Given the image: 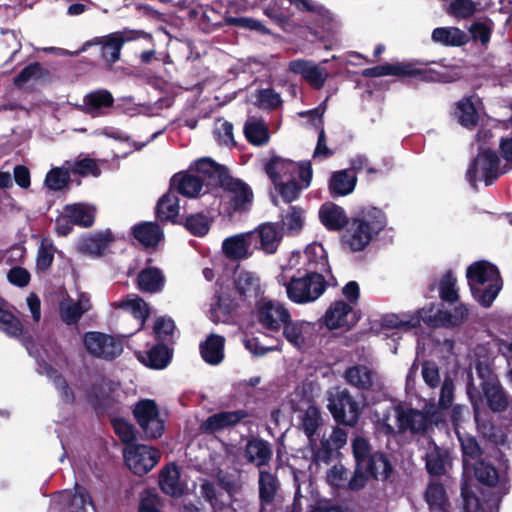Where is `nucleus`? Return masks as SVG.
Listing matches in <instances>:
<instances>
[{
    "label": "nucleus",
    "instance_id": "39448f33",
    "mask_svg": "<svg viewBox=\"0 0 512 512\" xmlns=\"http://www.w3.org/2000/svg\"><path fill=\"white\" fill-rule=\"evenodd\" d=\"M143 34V31L125 28L121 31H116L106 36L94 37L84 42L79 52L86 51L92 46H100V56L104 60L106 67L111 69L120 60L123 45L126 42L139 39Z\"/></svg>",
    "mask_w": 512,
    "mask_h": 512
},
{
    "label": "nucleus",
    "instance_id": "6ab92c4d",
    "mask_svg": "<svg viewBox=\"0 0 512 512\" xmlns=\"http://www.w3.org/2000/svg\"><path fill=\"white\" fill-rule=\"evenodd\" d=\"M404 407L389 404L374 411L377 429L386 435L403 433Z\"/></svg>",
    "mask_w": 512,
    "mask_h": 512
},
{
    "label": "nucleus",
    "instance_id": "dca6fc26",
    "mask_svg": "<svg viewBox=\"0 0 512 512\" xmlns=\"http://www.w3.org/2000/svg\"><path fill=\"white\" fill-rule=\"evenodd\" d=\"M312 166L307 161L303 167L300 168L299 178L292 177L285 180H279L278 183H273L275 189L280 194L281 198L285 203H291L296 200L301 191L306 189L312 180Z\"/></svg>",
    "mask_w": 512,
    "mask_h": 512
},
{
    "label": "nucleus",
    "instance_id": "4c0bfd02",
    "mask_svg": "<svg viewBox=\"0 0 512 512\" xmlns=\"http://www.w3.org/2000/svg\"><path fill=\"white\" fill-rule=\"evenodd\" d=\"M224 342V337L211 334L200 346L204 361L211 365L219 364L224 358Z\"/></svg>",
    "mask_w": 512,
    "mask_h": 512
},
{
    "label": "nucleus",
    "instance_id": "a878e982",
    "mask_svg": "<svg viewBox=\"0 0 512 512\" xmlns=\"http://www.w3.org/2000/svg\"><path fill=\"white\" fill-rule=\"evenodd\" d=\"M313 330L314 326L310 322L288 320L283 326V335L292 346L297 349H303L308 346Z\"/></svg>",
    "mask_w": 512,
    "mask_h": 512
},
{
    "label": "nucleus",
    "instance_id": "69168bd1",
    "mask_svg": "<svg viewBox=\"0 0 512 512\" xmlns=\"http://www.w3.org/2000/svg\"><path fill=\"white\" fill-rule=\"evenodd\" d=\"M470 469L474 470V474L482 484L493 486L499 480L496 469L485 461H477L474 465H470Z\"/></svg>",
    "mask_w": 512,
    "mask_h": 512
},
{
    "label": "nucleus",
    "instance_id": "f03ea898",
    "mask_svg": "<svg viewBox=\"0 0 512 512\" xmlns=\"http://www.w3.org/2000/svg\"><path fill=\"white\" fill-rule=\"evenodd\" d=\"M466 277L474 300L483 308L491 307L503 287L498 268L486 260L476 261L467 267Z\"/></svg>",
    "mask_w": 512,
    "mask_h": 512
},
{
    "label": "nucleus",
    "instance_id": "f3484780",
    "mask_svg": "<svg viewBox=\"0 0 512 512\" xmlns=\"http://www.w3.org/2000/svg\"><path fill=\"white\" fill-rule=\"evenodd\" d=\"M114 102V97L110 91L97 89L87 93L83 97V103L77 105L76 108L92 118H97L108 115Z\"/></svg>",
    "mask_w": 512,
    "mask_h": 512
},
{
    "label": "nucleus",
    "instance_id": "72a5a7b5",
    "mask_svg": "<svg viewBox=\"0 0 512 512\" xmlns=\"http://www.w3.org/2000/svg\"><path fill=\"white\" fill-rule=\"evenodd\" d=\"M253 242V234H239L227 238L223 242L222 249L225 255L231 259H243L250 255L249 250Z\"/></svg>",
    "mask_w": 512,
    "mask_h": 512
},
{
    "label": "nucleus",
    "instance_id": "0e129e2a",
    "mask_svg": "<svg viewBox=\"0 0 512 512\" xmlns=\"http://www.w3.org/2000/svg\"><path fill=\"white\" fill-rule=\"evenodd\" d=\"M426 501L432 510L445 511L447 497L444 486L431 483L426 491Z\"/></svg>",
    "mask_w": 512,
    "mask_h": 512
},
{
    "label": "nucleus",
    "instance_id": "f8f14e48",
    "mask_svg": "<svg viewBox=\"0 0 512 512\" xmlns=\"http://www.w3.org/2000/svg\"><path fill=\"white\" fill-rule=\"evenodd\" d=\"M83 342L88 353L102 359H113L123 351L122 343L119 340L101 332H87Z\"/></svg>",
    "mask_w": 512,
    "mask_h": 512
},
{
    "label": "nucleus",
    "instance_id": "a19ab883",
    "mask_svg": "<svg viewBox=\"0 0 512 512\" xmlns=\"http://www.w3.org/2000/svg\"><path fill=\"white\" fill-rule=\"evenodd\" d=\"M49 76V70L43 67L40 62L35 61L25 66L20 73L14 77L13 85L17 89H22L29 81H40L47 79Z\"/></svg>",
    "mask_w": 512,
    "mask_h": 512
},
{
    "label": "nucleus",
    "instance_id": "052dcab7",
    "mask_svg": "<svg viewBox=\"0 0 512 512\" xmlns=\"http://www.w3.org/2000/svg\"><path fill=\"white\" fill-rule=\"evenodd\" d=\"M475 420L477 422L478 430L483 435V437L487 438L489 441L495 444L502 445L505 443L506 435L502 429L495 427L488 420H481L480 410L475 411Z\"/></svg>",
    "mask_w": 512,
    "mask_h": 512
},
{
    "label": "nucleus",
    "instance_id": "49530a36",
    "mask_svg": "<svg viewBox=\"0 0 512 512\" xmlns=\"http://www.w3.org/2000/svg\"><path fill=\"white\" fill-rule=\"evenodd\" d=\"M117 308H121L133 315L135 319L140 320V327L149 315L147 304L137 295H129L125 299L115 304Z\"/></svg>",
    "mask_w": 512,
    "mask_h": 512
},
{
    "label": "nucleus",
    "instance_id": "4be33fe9",
    "mask_svg": "<svg viewBox=\"0 0 512 512\" xmlns=\"http://www.w3.org/2000/svg\"><path fill=\"white\" fill-rule=\"evenodd\" d=\"M203 187V179H200L196 172L190 171V166L186 171L175 173L169 182L171 191L187 198L198 197Z\"/></svg>",
    "mask_w": 512,
    "mask_h": 512
},
{
    "label": "nucleus",
    "instance_id": "423d86ee",
    "mask_svg": "<svg viewBox=\"0 0 512 512\" xmlns=\"http://www.w3.org/2000/svg\"><path fill=\"white\" fill-rule=\"evenodd\" d=\"M448 387L447 379L444 380L440 397L436 402L431 401L426 405V412L415 409L404 408L403 432L410 431L412 433H423L432 424H437L445 415L447 408L445 400V392Z\"/></svg>",
    "mask_w": 512,
    "mask_h": 512
},
{
    "label": "nucleus",
    "instance_id": "de8ad7c7",
    "mask_svg": "<svg viewBox=\"0 0 512 512\" xmlns=\"http://www.w3.org/2000/svg\"><path fill=\"white\" fill-rule=\"evenodd\" d=\"M0 330L11 337H18L23 332L22 322L6 309V302L0 297Z\"/></svg>",
    "mask_w": 512,
    "mask_h": 512
},
{
    "label": "nucleus",
    "instance_id": "bb28decb",
    "mask_svg": "<svg viewBox=\"0 0 512 512\" xmlns=\"http://www.w3.org/2000/svg\"><path fill=\"white\" fill-rule=\"evenodd\" d=\"M272 455L271 444L263 439L252 438L245 445L244 456L246 460L260 470L270 463Z\"/></svg>",
    "mask_w": 512,
    "mask_h": 512
},
{
    "label": "nucleus",
    "instance_id": "f257e3e1",
    "mask_svg": "<svg viewBox=\"0 0 512 512\" xmlns=\"http://www.w3.org/2000/svg\"><path fill=\"white\" fill-rule=\"evenodd\" d=\"M467 393L475 411L480 410L484 402L496 412L503 411L508 404L496 375L486 361L476 364V375L469 374Z\"/></svg>",
    "mask_w": 512,
    "mask_h": 512
},
{
    "label": "nucleus",
    "instance_id": "2eb2a0df",
    "mask_svg": "<svg viewBox=\"0 0 512 512\" xmlns=\"http://www.w3.org/2000/svg\"><path fill=\"white\" fill-rule=\"evenodd\" d=\"M321 322L329 330L350 329L356 324L357 317L351 304L336 300L330 304Z\"/></svg>",
    "mask_w": 512,
    "mask_h": 512
},
{
    "label": "nucleus",
    "instance_id": "c756f323",
    "mask_svg": "<svg viewBox=\"0 0 512 512\" xmlns=\"http://www.w3.org/2000/svg\"><path fill=\"white\" fill-rule=\"evenodd\" d=\"M180 204L179 198L174 191L169 188L156 203L155 217L157 221L162 223L171 222L177 224L176 219L179 216Z\"/></svg>",
    "mask_w": 512,
    "mask_h": 512
},
{
    "label": "nucleus",
    "instance_id": "13d9d810",
    "mask_svg": "<svg viewBox=\"0 0 512 512\" xmlns=\"http://www.w3.org/2000/svg\"><path fill=\"white\" fill-rule=\"evenodd\" d=\"M386 221V215L380 208L367 206L352 217L351 224H385Z\"/></svg>",
    "mask_w": 512,
    "mask_h": 512
},
{
    "label": "nucleus",
    "instance_id": "864d4df0",
    "mask_svg": "<svg viewBox=\"0 0 512 512\" xmlns=\"http://www.w3.org/2000/svg\"><path fill=\"white\" fill-rule=\"evenodd\" d=\"M468 308L458 302V293L454 288V279L450 276V325H459L468 317Z\"/></svg>",
    "mask_w": 512,
    "mask_h": 512
},
{
    "label": "nucleus",
    "instance_id": "4468645a",
    "mask_svg": "<svg viewBox=\"0 0 512 512\" xmlns=\"http://www.w3.org/2000/svg\"><path fill=\"white\" fill-rule=\"evenodd\" d=\"M134 415L138 424L147 437H160L164 431V421L160 418L158 407L154 400L139 401L134 408Z\"/></svg>",
    "mask_w": 512,
    "mask_h": 512
},
{
    "label": "nucleus",
    "instance_id": "e433bc0d",
    "mask_svg": "<svg viewBox=\"0 0 512 512\" xmlns=\"http://www.w3.org/2000/svg\"><path fill=\"white\" fill-rule=\"evenodd\" d=\"M235 287L237 292L247 299L256 298L263 293L259 277L250 271L236 273Z\"/></svg>",
    "mask_w": 512,
    "mask_h": 512
},
{
    "label": "nucleus",
    "instance_id": "a18cd8bd",
    "mask_svg": "<svg viewBox=\"0 0 512 512\" xmlns=\"http://www.w3.org/2000/svg\"><path fill=\"white\" fill-rule=\"evenodd\" d=\"M319 220L321 224H351L344 209L330 201L324 202L319 208Z\"/></svg>",
    "mask_w": 512,
    "mask_h": 512
},
{
    "label": "nucleus",
    "instance_id": "6e6552de",
    "mask_svg": "<svg viewBox=\"0 0 512 512\" xmlns=\"http://www.w3.org/2000/svg\"><path fill=\"white\" fill-rule=\"evenodd\" d=\"M439 294L443 301L448 299L447 276H443L441 280ZM421 320L432 327L446 326L448 323V310L444 302L438 305H431L428 309L419 310L415 315L411 316L409 320L403 321L402 325L408 329L416 328L419 326Z\"/></svg>",
    "mask_w": 512,
    "mask_h": 512
},
{
    "label": "nucleus",
    "instance_id": "bf43d9fd",
    "mask_svg": "<svg viewBox=\"0 0 512 512\" xmlns=\"http://www.w3.org/2000/svg\"><path fill=\"white\" fill-rule=\"evenodd\" d=\"M455 115L458 118V122L464 127L470 128L477 124L478 113L469 98H465L458 103Z\"/></svg>",
    "mask_w": 512,
    "mask_h": 512
},
{
    "label": "nucleus",
    "instance_id": "774afa93",
    "mask_svg": "<svg viewBox=\"0 0 512 512\" xmlns=\"http://www.w3.org/2000/svg\"><path fill=\"white\" fill-rule=\"evenodd\" d=\"M257 105L267 110H275L282 105L280 94L272 88L259 89L256 93Z\"/></svg>",
    "mask_w": 512,
    "mask_h": 512
},
{
    "label": "nucleus",
    "instance_id": "a211bd4d",
    "mask_svg": "<svg viewBox=\"0 0 512 512\" xmlns=\"http://www.w3.org/2000/svg\"><path fill=\"white\" fill-rule=\"evenodd\" d=\"M469 415V411L462 406H455L452 409L453 422L455 425V432L461 443L463 451V467L465 471L470 470V465H474L477 462V457L480 455V448L476 440L470 436L462 433L459 429L458 421Z\"/></svg>",
    "mask_w": 512,
    "mask_h": 512
},
{
    "label": "nucleus",
    "instance_id": "5fc2aeb1",
    "mask_svg": "<svg viewBox=\"0 0 512 512\" xmlns=\"http://www.w3.org/2000/svg\"><path fill=\"white\" fill-rule=\"evenodd\" d=\"M139 360L151 368H164L170 359L168 349L163 345H157L152 348L146 355H139Z\"/></svg>",
    "mask_w": 512,
    "mask_h": 512
},
{
    "label": "nucleus",
    "instance_id": "aec40b11",
    "mask_svg": "<svg viewBox=\"0 0 512 512\" xmlns=\"http://www.w3.org/2000/svg\"><path fill=\"white\" fill-rule=\"evenodd\" d=\"M353 454L356 464L360 467L374 466L379 472L390 471V464L383 454L371 452L370 445L366 438L356 436L352 442Z\"/></svg>",
    "mask_w": 512,
    "mask_h": 512
},
{
    "label": "nucleus",
    "instance_id": "20e7f679",
    "mask_svg": "<svg viewBox=\"0 0 512 512\" xmlns=\"http://www.w3.org/2000/svg\"><path fill=\"white\" fill-rule=\"evenodd\" d=\"M287 297L294 303L307 304L319 299L325 292L327 282L319 272H307L304 276H291L282 283Z\"/></svg>",
    "mask_w": 512,
    "mask_h": 512
},
{
    "label": "nucleus",
    "instance_id": "f704fd0d",
    "mask_svg": "<svg viewBox=\"0 0 512 512\" xmlns=\"http://www.w3.org/2000/svg\"><path fill=\"white\" fill-rule=\"evenodd\" d=\"M357 184V176L350 170L334 172L329 180V192L332 197L346 196L352 193Z\"/></svg>",
    "mask_w": 512,
    "mask_h": 512
},
{
    "label": "nucleus",
    "instance_id": "79ce46f5",
    "mask_svg": "<svg viewBox=\"0 0 512 512\" xmlns=\"http://www.w3.org/2000/svg\"><path fill=\"white\" fill-rule=\"evenodd\" d=\"M493 29L494 22L488 17L473 21L468 28L470 40L487 48L491 41Z\"/></svg>",
    "mask_w": 512,
    "mask_h": 512
},
{
    "label": "nucleus",
    "instance_id": "c9c22d12",
    "mask_svg": "<svg viewBox=\"0 0 512 512\" xmlns=\"http://www.w3.org/2000/svg\"><path fill=\"white\" fill-rule=\"evenodd\" d=\"M305 271L325 272L329 270L328 255L322 244L312 243L304 251Z\"/></svg>",
    "mask_w": 512,
    "mask_h": 512
},
{
    "label": "nucleus",
    "instance_id": "4d7b16f0",
    "mask_svg": "<svg viewBox=\"0 0 512 512\" xmlns=\"http://www.w3.org/2000/svg\"><path fill=\"white\" fill-rule=\"evenodd\" d=\"M278 488L277 478L265 471H259V497L262 502L270 503Z\"/></svg>",
    "mask_w": 512,
    "mask_h": 512
},
{
    "label": "nucleus",
    "instance_id": "c85d7f7f",
    "mask_svg": "<svg viewBox=\"0 0 512 512\" xmlns=\"http://www.w3.org/2000/svg\"><path fill=\"white\" fill-rule=\"evenodd\" d=\"M91 309L90 298L82 293L75 301L71 298L63 299L60 303L61 319L67 324L77 323L82 315Z\"/></svg>",
    "mask_w": 512,
    "mask_h": 512
},
{
    "label": "nucleus",
    "instance_id": "ea45409f",
    "mask_svg": "<svg viewBox=\"0 0 512 512\" xmlns=\"http://www.w3.org/2000/svg\"><path fill=\"white\" fill-rule=\"evenodd\" d=\"M374 372L364 365L350 367L345 372L346 381L361 390L369 389L374 382Z\"/></svg>",
    "mask_w": 512,
    "mask_h": 512
},
{
    "label": "nucleus",
    "instance_id": "9b49d317",
    "mask_svg": "<svg viewBox=\"0 0 512 512\" xmlns=\"http://www.w3.org/2000/svg\"><path fill=\"white\" fill-rule=\"evenodd\" d=\"M123 454L126 465L136 475L146 474L160 459L157 449L142 444L127 445Z\"/></svg>",
    "mask_w": 512,
    "mask_h": 512
},
{
    "label": "nucleus",
    "instance_id": "c03bdc74",
    "mask_svg": "<svg viewBox=\"0 0 512 512\" xmlns=\"http://www.w3.org/2000/svg\"><path fill=\"white\" fill-rule=\"evenodd\" d=\"M110 242L109 234L83 236L79 240L78 250L91 256H98L103 253Z\"/></svg>",
    "mask_w": 512,
    "mask_h": 512
},
{
    "label": "nucleus",
    "instance_id": "b1692460",
    "mask_svg": "<svg viewBox=\"0 0 512 512\" xmlns=\"http://www.w3.org/2000/svg\"><path fill=\"white\" fill-rule=\"evenodd\" d=\"M248 416L244 410L224 411L209 416L200 425L203 433L212 434L238 424Z\"/></svg>",
    "mask_w": 512,
    "mask_h": 512
},
{
    "label": "nucleus",
    "instance_id": "680f3d73",
    "mask_svg": "<svg viewBox=\"0 0 512 512\" xmlns=\"http://www.w3.org/2000/svg\"><path fill=\"white\" fill-rule=\"evenodd\" d=\"M133 235L145 247L155 246L163 237L160 226H135Z\"/></svg>",
    "mask_w": 512,
    "mask_h": 512
},
{
    "label": "nucleus",
    "instance_id": "ddd939ff",
    "mask_svg": "<svg viewBox=\"0 0 512 512\" xmlns=\"http://www.w3.org/2000/svg\"><path fill=\"white\" fill-rule=\"evenodd\" d=\"M190 171L196 172L207 191L213 188H222V184L228 178L229 169L214 161L210 157H202L190 163Z\"/></svg>",
    "mask_w": 512,
    "mask_h": 512
},
{
    "label": "nucleus",
    "instance_id": "e2e57ef3",
    "mask_svg": "<svg viewBox=\"0 0 512 512\" xmlns=\"http://www.w3.org/2000/svg\"><path fill=\"white\" fill-rule=\"evenodd\" d=\"M478 3L473 0H450V16L456 20H467L478 11Z\"/></svg>",
    "mask_w": 512,
    "mask_h": 512
},
{
    "label": "nucleus",
    "instance_id": "412c9836",
    "mask_svg": "<svg viewBox=\"0 0 512 512\" xmlns=\"http://www.w3.org/2000/svg\"><path fill=\"white\" fill-rule=\"evenodd\" d=\"M288 70L302 78L314 89H322L328 74L325 68L305 59H294L288 64Z\"/></svg>",
    "mask_w": 512,
    "mask_h": 512
},
{
    "label": "nucleus",
    "instance_id": "2f4dec72",
    "mask_svg": "<svg viewBox=\"0 0 512 512\" xmlns=\"http://www.w3.org/2000/svg\"><path fill=\"white\" fill-rule=\"evenodd\" d=\"M343 228L342 243L352 251L363 249L371 240V226H332Z\"/></svg>",
    "mask_w": 512,
    "mask_h": 512
},
{
    "label": "nucleus",
    "instance_id": "1a4fd4ad",
    "mask_svg": "<svg viewBox=\"0 0 512 512\" xmlns=\"http://www.w3.org/2000/svg\"><path fill=\"white\" fill-rule=\"evenodd\" d=\"M328 409L333 418L348 426H354L361 415V405L347 390H337L330 394Z\"/></svg>",
    "mask_w": 512,
    "mask_h": 512
},
{
    "label": "nucleus",
    "instance_id": "cd10ccee",
    "mask_svg": "<svg viewBox=\"0 0 512 512\" xmlns=\"http://www.w3.org/2000/svg\"><path fill=\"white\" fill-rule=\"evenodd\" d=\"M305 163L306 162L297 164L294 161L275 156L265 164V172L273 183H278L279 180H284L286 176L292 178L297 175V178H299L300 168L303 167Z\"/></svg>",
    "mask_w": 512,
    "mask_h": 512
},
{
    "label": "nucleus",
    "instance_id": "8fccbe9b",
    "mask_svg": "<svg viewBox=\"0 0 512 512\" xmlns=\"http://www.w3.org/2000/svg\"><path fill=\"white\" fill-rule=\"evenodd\" d=\"M246 140L254 146L265 145L269 141V130L261 120L247 121L244 125Z\"/></svg>",
    "mask_w": 512,
    "mask_h": 512
},
{
    "label": "nucleus",
    "instance_id": "6e6d98bb",
    "mask_svg": "<svg viewBox=\"0 0 512 512\" xmlns=\"http://www.w3.org/2000/svg\"><path fill=\"white\" fill-rule=\"evenodd\" d=\"M163 285V276L156 268L143 270L138 276V286L142 291L157 292Z\"/></svg>",
    "mask_w": 512,
    "mask_h": 512
},
{
    "label": "nucleus",
    "instance_id": "393cba45",
    "mask_svg": "<svg viewBox=\"0 0 512 512\" xmlns=\"http://www.w3.org/2000/svg\"><path fill=\"white\" fill-rule=\"evenodd\" d=\"M54 505L63 512H86V507L92 506V501L84 488L76 486L74 492H61Z\"/></svg>",
    "mask_w": 512,
    "mask_h": 512
},
{
    "label": "nucleus",
    "instance_id": "473e14b6",
    "mask_svg": "<svg viewBox=\"0 0 512 512\" xmlns=\"http://www.w3.org/2000/svg\"><path fill=\"white\" fill-rule=\"evenodd\" d=\"M159 483L161 490L172 497H180L185 491V485L180 480V472L175 464H169L161 470Z\"/></svg>",
    "mask_w": 512,
    "mask_h": 512
},
{
    "label": "nucleus",
    "instance_id": "7c9ffc66",
    "mask_svg": "<svg viewBox=\"0 0 512 512\" xmlns=\"http://www.w3.org/2000/svg\"><path fill=\"white\" fill-rule=\"evenodd\" d=\"M97 209L88 203L67 204L63 208L65 224H94Z\"/></svg>",
    "mask_w": 512,
    "mask_h": 512
},
{
    "label": "nucleus",
    "instance_id": "58836bf2",
    "mask_svg": "<svg viewBox=\"0 0 512 512\" xmlns=\"http://www.w3.org/2000/svg\"><path fill=\"white\" fill-rule=\"evenodd\" d=\"M252 234L254 240L259 239L261 248L266 253H273L283 237V229L282 226H261Z\"/></svg>",
    "mask_w": 512,
    "mask_h": 512
},
{
    "label": "nucleus",
    "instance_id": "0eeeda50",
    "mask_svg": "<svg viewBox=\"0 0 512 512\" xmlns=\"http://www.w3.org/2000/svg\"><path fill=\"white\" fill-rule=\"evenodd\" d=\"M500 158L490 147L478 148V154L471 162L466 177L471 185L478 180L484 181L486 186L492 185L504 172L500 169Z\"/></svg>",
    "mask_w": 512,
    "mask_h": 512
},
{
    "label": "nucleus",
    "instance_id": "7ed1b4c3",
    "mask_svg": "<svg viewBox=\"0 0 512 512\" xmlns=\"http://www.w3.org/2000/svg\"><path fill=\"white\" fill-rule=\"evenodd\" d=\"M438 68L430 67L425 69L417 68L414 63H385L362 71L366 78H377L382 76H396L400 79L414 78L424 82H448V66L442 63L431 62Z\"/></svg>",
    "mask_w": 512,
    "mask_h": 512
},
{
    "label": "nucleus",
    "instance_id": "3c124183",
    "mask_svg": "<svg viewBox=\"0 0 512 512\" xmlns=\"http://www.w3.org/2000/svg\"><path fill=\"white\" fill-rule=\"evenodd\" d=\"M389 475V471L379 472L374 469V466H368V467H360V465H356V469L354 472L353 477L347 481L346 486L351 490H360L362 489L369 478H387Z\"/></svg>",
    "mask_w": 512,
    "mask_h": 512
},
{
    "label": "nucleus",
    "instance_id": "9d476101",
    "mask_svg": "<svg viewBox=\"0 0 512 512\" xmlns=\"http://www.w3.org/2000/svg\"><path fill=\"white\" fill-rule=\"evenodd\" d=\"M256 318L263 328L279 331L290 320L291 315L283 303L264 298L257 303Z\"/></svg>",
    "mask_w": 512,
    "mask_h": 512
},
{
    "label": "nucleus",
    "instance_id": "338daca9",
    "mask_svg": "<svg viewBox=\"0 0 512 512\" xmlns=\"http://www.w3.org/2000/svg\"><path fill=\"white\" fill-rule=\"evenodd\" d=\"M70 181V172L67 169L52 168L45 177L46 186L53 191L65 188Z\"/></svg>",
    "mask_w": 512,
    "mask_h": 512
},
{
    "label": "nucleus",
    "instance_id": "09e8293b",
    "mask_svg": "<svg viewBox=\"0 0 512 512\" xmlns=\"http://www.w3.org/2000/svg\"><path fill=\"white\" fill-rule=\"evenodd\" d=\"M223 8L224 6L221 2H213L211 5L202 7V20L212 29L221 28L224 25L229 26V19L233 17L223 14L221 12Z\"/></svg>",
    "mask_w": 512,
    "mask_h": 512
},
{
    "label": "nucleus",
    "instance_id": "5701e85b",
    "mask_svg": "<svg viewBox=\"0 0 512 512\" xmlns=\"http://www.w3.org/2000/svg\"><path fill=\"white\" fill-rule=\"evenodd\" d=\"M221 189L230 195V205L234 211H246L247 206L252 203L253 192L249 185L230 174Z\"/></svg>",
    "mask_w": 512,
    "mask_h": 512
},
{
    "label": "nucleus",
    "instance_id": "37998d69",
    "mask_svg": "<svg viewBox=\"0 0 512 512\" xmlns=\"http://www.w3.org/2000/svg\"><path fill=\"white\" fill-rule=\"evenodd\" d=\"M322 421L320 410L315 405H310L301 415V429L312 446L315 445L314 436L321 427Z\"/></svg>",
    "mask_w": 512,
    "mask_h": 512
},
{
    "label": "nucleus",
    "instance_id": "603ef678",
    "mask_svg": "<svg viewBox=\"0 0 512 512\" xmlns=\"http://www.w3.org/2000/svg\"><path fill=\"white\" fill-rule=\"evenodd\" d=\"M65 165L67 166L69 172L80 175L82 177L88 175L98 177L101 174V169L99 168L96 161L89 157H84L83 159L74 161H66Z\"/></svg>",
    "mask_w": 512,
    "mask_h": 512
}]
</instances>
